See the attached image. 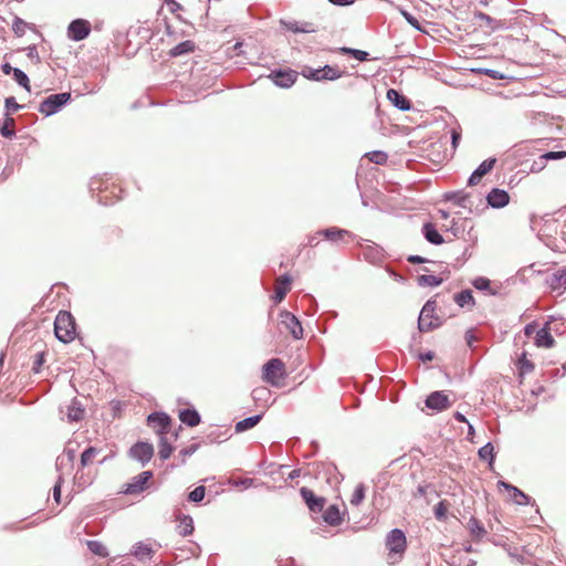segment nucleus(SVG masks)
Returning <instances> with one entry per match:
<instances>
[{"instance_id":"1","label":"nucleus","mask_w":566,"mask_h":566,"mask_svg":"<svg viewBox=\"0 0 566 566\" xmlns=\"http://www.w3.org/2000/svg\"><path fill=\"white\" fill-rule=\"evenodd\" d=\"M55 337L67 344L75 338L76 324L72 314L67 311H60L54 321Z\"/></svg>"},{"instance_id":"2","label":"nucleus","mask_w":566,"mask_h":566,"mask_svg":"<svg viewBox=\"0 0 566 566\" xmlns=\"http://www.w3.org/2000/svg\"><path fill=\"white\" fill-rule=\"evenodd\" d=\"M436 307L437 304L433 300H428L424 303L418 317L419 332L427 333L441 326L442 322L434 315Z\"/></svg>"},{"instance_id":"3","label":"nucleus","mask_w":566,"mask_h":566,"mask_svg":"<svg viewBox=\"0 0 566 566\" xmlns=\"http://www.w3.org/2000/svg\"><path fill=\"white\" fill-rule=\"evenodd\" d=\"M72 99V95L69 92L56 93L44 98L38 111L44 116H52L61 111Z\"/></svg>"},{"instance_id":"4","label":"nucleus","mask_w":566,"mask_h":566,"mask_svg":"<svg viewBox=\"0 0 566 566\" xmlns=\"http://www.w3.org/2000/svg\"><path fill=\"white\" fill-rule=\"evenodd\" d=\"M301 74L307 80L319 82V81H324V80H328V81L338 80L339 77H342L343 72L339 71L336 66L326 64L318 69L304 66Z\"/></svg>"},{"instance_id":"5","label":"nucleus","mask_w":566,"mask_h":566,"mask_svg":"<svg viewBox=\"0 0 566 566\" xmlns=\"http://www.w3.org/2000/svg\"><path fill=\"white\" fill-rule=\"evenodd\" d=\"M153 471H143L142 473L132 478L130 482L125 484L122 492L126 495L140 494L147 489V484L153 479Z\"/></svg>"},{"instance_id":"6","label":"nucleus","mask_w":566,"mask_h":566,"mask_svg":"<svg viewBox=\"0 0 566 566\" xmlns=\"http://www.w3.org/2000/svg\"><path fill=\"white\" fill-rule=\"evenodd\" d=\"M386 547L389 554L402 555L407 548V539L403 531L392 528L386 536Z\"/></svg>"},{"instance_id":"7","label":"nucleus","mask_w":566,"mask_h":566,"mask_svg":"<svg viewBox=\"0 0 566 566\" xmlns=\"http://www.w3.org/2000/svg\"><path fill=\"white\" fill-rule=\"evenodd\" d=\"M298 73L292 69H276L266 76L274 85L290 88L297 80Z\"/></svg>"},{"instance_id":"8","label":"nucleus","mask_w":566,"mask_h":566,"mask_svg":"<svg viewBox=\"0 0 566 566\" xmlns=\"http://www.w3.org/2000/svg\"><path fill=\"white\" fill-rule=\"evenodd\" d=\"M128 455L144 467L154 457V447L149 442L138 441L130 447Z\"/></svg>"},{"instance_id":"9","label":"nucleus","mask_w":566,"mask_h":566,"mask_svg":"<svg viewBox=\"0 0 566 566\" xmlns=\"http://www.w3.org/2000/svg\"><path fill=\"white\" fill-rule=\"evenodd\" d=\"M284 367V363L280 358H271L268 360L263 366L264 381L275 385L276 379L285 376Z\"/></svg>"},{"instance_id":"10","label":"nucleus","mask_w":566,"mask_h":566,"mask_svg":"<svg viewBox=\"0 0 566 566\" xmlns=\"http://www.w3.org/2000/svg\"><path fill=\"white\" fill-rule=\"evenodd\" d=\"M147 424L161 437L168 433L171 419L166 412L155 411L147 416Z\"/></svg>"},{"instance_id":"11","label":"nucleus","mask_w":566,"mask_h":566,"mask_svg":"<svg viewBox=\"0 0 566 566\" xmlns=\"http://www.w3.org/2000/svg\"><path fill=\"white\" fill-rule=\"evenodd\" d=\"M91 33V23L84 19H75L67 27V36L72 41L80 42Z\"/></svg>"},{"instance_id":"12","label":"nucleus","mask_w":566,"mask_h":566,"mask_svg":"<svg viewBox=\"0 0 566 566\" xmlns=\"http://www.w3.org/2000/svg\"><path fill=\"white\" fill-rule=\"evenodd\" d=\"M281 324L291 333L294 339H301L304 329L300 319L291 312L284 310L280 313Z\"/></svg>"},{"instance_id":"13","label":"nucleus","mask_w":566,"mask_h":566,"mask_svg":"<svg viewBox=\"0 0 566 566\" xmlns=\"http://www.w3.org/2000/svg\"><path fill=\"white\" fill-rule=\"evenodd\" d=\"M424 405L436 412H441L447 410L451 406V402L443 390H437L427 396Z\"/></svg>"},{"instance_id":"14","label":"nucleus","mask_w":566,"mask_h":566,"mask_svg":"<svg viewBox=\"0 0 566 566\" xmlns=\"http://www.w3.org/2000/svg\"><path fill=\"white\" fill-rule=\"evenodd\" d=\"M300 493L311 512H323L326 504V500L324 497L315 495V493L306 486L301 488Z\"/></svg>"},{"instance_id":"15","label":"nucleus","mask_w":566,"mask_h":566,"mask_svg":"<svg viewBox=\"0 0 566 566\" xmlns=\"http://www.w3.org/2000/svg\"><path fill=\"white\" fill-rule=\"evenodd\" d=\"M497 159L495 157H490L483 160L471 174L468 179V186L473 187L480 184L482 178L486 176L495 166Z\"/></svg>"},{"instance_id":"16","label":"nucleus","mask_w":566,"mask_h":566,"mask_svg":"<svg viewBox=\"0 0 566 566\" xmlns=\"http://www.w3.org/2000/svg\"><path fill=\"white\" fill-rule=\"evenodd\" d=\"M486 202L494 209H501L509 205L510 195L504 189L493 188L486 196Z\"/></svg>"},{"instance_id":"17","label":"nucleus","mask_w":566,"mask_h":566,"mask_svg":"<svg viewBox=\"0 0 566 566\" xmlns=\"http://www.w3.org/2000/svg\"><path fill=\"white\" fill-rule=\"evenodd\" d=\"M318 234H322V237H324L325 240L335 244H338L342 241H344L346 237H355L350 231L337 227H329L326 229L318 230Z\"/></svg>"},{"instance_id":"18","label":"nucleus","mask_w":566,"mask_h":566,"mask_svg":"<svg viewBox=\"0 0 566 566\" xmlns=\"http://www.w3.org/2000/svg\"><path fill=\"white\" fill-rule=\"evenodd\" d=\"M364 259L374 265H379L385 261V251L378 244L366 245L363 250Z\"/></svg>"},{"instance_id":"19","label":"nucleus","mask_w":566,"mask_h":566,"mask_svg":"<svg viewBox=\"0 0 566 566\" xmlns=\"http://www.w3.org/2000/svg\"><path fill=\"white\" fill-rule=\"evenodd\" d=\"M387 99L399 111L411 109V102L395 88H389L387 91Z\"/></svg>"},{"instance_id":"20","label":"nucleus","mask_w":566,"mask_h":566,"mask_svg":"<svg viewBox=\"0 0 566 566\" xmlns=\"http://www.w3.org/2000/svg\"><path fill=\"white\" fill-rule=\"evenodd\" d=\"M546 284L553 291L566 289V268L558 269L547 276Z\"/></svg>"},{"instance_id":"21","label":"nucleus","mask_w":566,"mask_h":566,"mask_svg":"<svg viewBox=\"0 0 566 566\" xmlns=\"http://www.w3.org/2000/svg\"><path fill=\"white\" fill-rule=\"evenodd\" d=\"M421 233L424 239L434 245H440L444 242L442 234L437 230L436 226L432 222H426L422 226Z\"/></svg>"},{"instance_id":"22","label":"nucleus","mask_w":566,"mask_h":566,"mask_svg":"<svg viewBox=\"0 0 566 566\" xmlns=\"http://www.w3.org/2000/svg\"><path fill=\"white\" fill-rule=\"evenodd\" d=\"M178 417L188 427H196L201 422V416L195 408L181 409Z\"/></svg>"},{"instance_id":"23","label":"nucleus","mask_w":566,"mask_h":566,"mask_svg":"<svg viewBox=\"0 0 566 566\" xmlns=\"http://www.w3.org/2000/svg\"><path fill=\"white\" fill-rule=\"evenodd\" d=\"M323 520L331 526H338L343 522L339 509L336 504H331L323 511Z\"/></svg>"},{"instance_id":"24","label":"nucleus","mask_w":566,"mask_h":566,"mask_svg":"<svg viewBox=\"0 0 566 566\" xmlns=\"http://www.w3.org/2000/svg\"><path fill=\"white\" fill-rule=\"evenodd\" d=\"M66 408V417L70 422H76L83 419L85 410L81 401H78L76 398H73Z\"/></svg>"},{"instance_id":"25","label":"nucleus","mask_w":566,"mask_h":566,"mask_svg":"<svg viewBox=\"0 0 566 566\" xmlns=\"http://www.w3.org/2000/svg\"><path fill=\"white\" fill-rule=\"evenodd\" d=\"M196 49V44L191 40H185L169 50V56L177 57L192 53Z\"/></svg>"},{"instance_id":"26","label":"nucleus","mask_w":566,"mask_h":566,"mask_svg":"<svg viewBox=\"0 0 566 566\" xmlns=\"http://www.w3.org/2000/svg\"><path fill=\"white\" fill-rule=\"evenodd\" d=\"M262 418H263V413H258V415H253L248 418H244L235 423L234 430L237 433H241L249 429H252L261 421Z\"/></svg>"},{"instance_id":"27","label":"nucleus","mask_w":566,"mask_h":566,"mask_svg":"<svg viewBox=\"0 0 566 566\" xmlns=\"http://www.w3.org/2000/svg\"><path fill=\"white\" fill-rule=\"evenodd\" d=\"M467 528L470 532V535L474 539H481L485 536L486 530L483 524L474 516H471L467 523Z\"/></svg>"},{"instance_id":"28","label":"nucleus","mask_w":566,"mask_h":566,"mask_svg":"<svg viewBox=\"0 0 566 566\" xmlns=\"http://www.w3.org/2000/svg\"><path fill=\"white\" fill-rule=\"evenodd\" d=\"M154 553V549L143 542H137L132 548V555L140 562L145 560L146 558L150 559Z\"/></svg>"},{"instance_id":"29","label":"nucleus","mask_w":566,"mask_h":566,"mask_svg":"<svg viewBox=\"0 0 566 566\" xmlns=\"http://www.w3.org/2000/svg\"><path fill=\"white\" fill-rule=\"evenodd\" d=\"M15 119L8 113H4L3 118L0 120V134L6 138H12L15 135L13 129Z\"/></svg>"},{"instance_id":"30","label":"nucleus","mask_w":566,"mask_h":566,"mask_svg":"<svg viewBox=\"0 0 566 566\" xmlns=\"http://www.w3.org/2000/svg\"><path fill=\"white\" fill-rule=\"evenodd\" d=\"M106 188H107L106 186H105V188H103V182L98 178H93L90 182V191L91 192L99 191V193L97 196V202L101 205H105V206L113 203V201H108V197L106 195H104Z\"/></svg>"},{"instance_id":"31","label":"nucleus","mask_w":566,"mask_h":566,"mask_svg":"<svg viewBox=\"0 0 566 566\" xmlns=\"http://www.w3.org/2000/svg\"><path fill=\"white\" fill-rule=\"evenodd\" d=\"M535 344L538 347H544V348L553 347L554 338H553L552 334L549 333L548 328L542 327L539 331H537L536 337H535Z\"/></svg>"},{"instance_id":"32","label":"nucleus","mask_w":566,"mask_h":566,"mask_svg":"<svg viewBox=\"0 0 566 566\" xmlns=\"http://www.w3.org/2000/svg\"><path fill=\"white\" fill-rule=\"evenodd\" d=\"M453 300L460 307L469 306L471 308L475 304L472 291L469 289L455 293Z\"/></svg>"},{"instance_id":"33","label":"nucleus","mask_w":566,"mask_h":566,"mask_svg":"<svg viewBox=\"0 0 566 566\" xmlns=\"http://www.w3.org/2000/svg\"><path fill=\"white\" fill-rule=\"evenodd\" d=\"M470 196L463 191H450L444 193L447 201H452L459 207L467 208Z\"/></svg>"},{"instance_id":"34","label":"nucleus","mask_w":566,"mask_h":566,"mask_svg":"<svg viewBox=\"0 0 566 566\" xmlns=\"http://www.w3.org/2000/svg\"><path fill=\"white\" fill-rule=\"evenodd\" d=\"M86 546L92 554L98 557L106 558L109 555L107 547L99 541L88 539Z\"/></svg>"},{"instance_id":"35","label":"nucleus","mask_w":566,"mask_h":566,"mask_svg":"<svg viewBox=\"0 0 566 566\" xmlns=\"http://www.w3.org/2000/svg\"><path fill=\"white\" fill-rule=\"evenodd\" d=\"M286 29L294 33H312L315 32V28L311 22L298 23L297 21H290L284 23Z\"/></svg>"},{"instance_id":"36","label":"nucleus","mask_w":566,"mask_h":566,"mask_svg":"<svg viewBox=\"0 0 566 566\" xmlns=\"http://www.w3.org/2000/svg\"><path fill=\"white\" fill-rule=\"evenodd\" d=\"M479 458L481 460L488 461L490 465L493 464L495 460L494 447L492 442H486L482 446L478 451Z\"/></svg>"},{"instance_id":"37","label":"nucleus","mask_w":566,"mask_h":566,"mask_svg":"<svg viewBox=\"0 0 566 566\" xmlns=\"http://www.w3.org/2000/svg\"><path fill=\"white\" fill-rule=\"evenodd\" d=\"M193 530L195 528L192 517L189 515H184L180 518V523L178 525V533L185 537L191 535L193 533Z\"/></svg>"},{"instance_id":"38","label":"nucleus","mask_w":566,"mask_h":566,"mask_svg":"<svg viewBox=\"0 0 566 566\" xmlns=\"http://www.w3.org/2000/svg\"><path fill=\"white\" fill-rule=\"evenodd\" d=\"M443 282V279L431 275V274H422L417 277V283L419 286H431L436 287L441 285Z\"/></svg>"},{"instance_id":"39","label":"nucleus","mask_w":566,"mask_h":566,"mask_svg":"<svg viewBox=\"0 0 566 566\" xmlns=\"http://www.w3.org/2000/svg\"><path fill=\"white\" fill-rule=\"evenodd\" d=\"M472 285L479 291H485L490 295H497V291L491 289V282L488 277L478 276L472 281Z\"/></svg>"},{"instance_id":"40","label":"nucleus","mask_w":566,"mask_h":566,"mask_svg":"<svg viewBox=\"0 0 566 566\" xmlns=\"http://www.w3.org/2000/svg\"><path fill=\"white\" fill-rule=\"evenodd\" d=\"M13 80L25 91L31 92L30 80L24 71L17 67L12 73Z\"/></svg>"},{"instance_id":"41","label":"nucleus","mask_w":566,"mask_h":566,"mask_svg":"<svg viewBox=\"0 0 566 566\" xmlns=\"http://www.w3.org/2000/svg\"><path fill=\"white\" fill-rule=\"evenodd\" d=\"M534 364L527 358L526 353H523L517 359V368L521 375L530 374L534 370Z\"/></svg>"},{"instance_id":"42","label":"nucleus","mask_w":566,"mask_h":566,"mask_svg":"<svg viewBox=\"0 0 566 566\" xmlns=\"http://www.w3.org/2000/svg\"><path fill=\"white\" fill-rule=\"evenodd\" d=\"M172 451H174V448L168 442L166 436H161L160 441H159V451H158L159 458L161 460H167L171 455Z\"/></svg>"},{"instance_id":"43","label":"nucleus","mask_w":566,"mask_h":566,"mask_svg":"<svg viewBox=\"0 0 566 566\" xmlns=\"http://www.w3.org/2000/svg\"><path fill=\"white\" fill-rule=\"evenodd\" d=\"M512 500L517 505H528L532 502L531 496L525 494L522 490H520L516 486L512 491Z\"/></svg>"},{"instance_id":"44","label":"nucleus","mask_w":566,"mask_h":566,"mask_svg":"<svg viewBox=\"0 0 566 566\" xmlns=\"http://www.w3.org/2000/svg\"><path fill=\"white\" fill-rule=\"evenodd\" d=\"M75 459V451L67 449L65 450V457H59L56 459V469L61 470L64 465L72 467Z\"/></svg>"},{"instance_id":"45","label":"nucleus","mask_w":566,"mask_h":566,"mask_svg":"<svg viewBox=\"0 0 566 566\" xmlns=\"http://www.w3.org/2000/svg\"><path fill=\"white\" fill-rule=\"evenodd\" d=\"M99 449L93 446L87 447L81 454V467H86L92 461V459L99 453Z\"/></svg>"},{"instance_id":"46","label":"nucleus","mask_w":566,"mask_h":566,"mask_svg":"<svg viewBox=\"0 0 566 566\" xmlns=\"http://www.w3.org/2000/svg\"><path fill=\"white\" fill-rule=\"evenodd\" d=\"M340 51L344 54H348V55L353 56L354 59L361 61V62L369 60V53L364 50L353 49V48H342Z\"/></svg>"},{"instance_id":"47","label":"nucleus","mask_w":566,"mask_h":566,"mask_svg":"<svg viewBox=\"0 0 566 566\" xmlns=\"http://www.w3.org/2000/svg\"><path fill=\"white\" fill-rule=\"evenodd\" d=\"M366 488L363 483H359L350 497V504L358 506L365 499Z\"/></svg>"},{"instance_id":"48","label":"nucleus","mask_w":566,"mask_h":566,"mask_svg":"<svg viewBox=\"0 0 566 566\" xmlns=\"http://www.w3.org/2000/svg\"><path fill=\"white\" fill-rule=\"evenodd\" d=\"M448 503L447 501H440L434 505L433 514L438 521H444L447 518Z\"/></svg>"},{"instance_id":"49","label":"nucleus","mask_w":566,"mask_h":566,"mask_svg":"<svg viewBox=\"0 0 566 566\" xmlns=\"http://www.w3.org/2000/svg\"><path fill=\"white\" fill-rule=\"evenodd\" d=\"M368 159L377 165H384L388 160V155L381 150H374L367 154Z\"/></svg>"},{"instance_id":"50","label":"nucleus","mask_w":566,"mask_h":566,"mask_svg":"<svg viewBox=\"0 0 566 566\" xmlns=\"http://www.w3.org/2000/svg\"><path fill=\"white\" fill-rule=\"evenodd\" d=\"M206 495V488L203 485L196 486L189 494L188 500L190 502H201Z\"/></svg>"},{"instance_id":"51","label":"nucleus","mask_w":566,"mask_h":566,"mask_svg":"<svg viewBox=\"0 0 566 566\" xmlns=\"http://www.w3.org/2000/svg\"><path fill=\"white\" fill-rule=\"evenodd\" d=\"M6 113L10 114L22 109L24 106L17 103L13 96H9L4 101Z\"/></svg>"},{"instance_id":"52","label":"nucleus","mask_w":566,"mask_h":566,"mask_svg":"<svg viewBox=\"0 0 566 566\" xmlns=\"http://www.w3.org/2000/svg\"><path fill=\"white\" fill-rule=\"evenodd\" d=\"M476 72L479 74H484V75L489 76L492 80H503V78H506V76L503 73H501L497 70H493V69L481 67V69H478Z\"/></svg>"},{"instance_id":"53","label":"nucleus","mask_w":566,"mask_h":566,"mask_svg":"<svg viewBox=\"0 0 566 566\" xmlns=\"http://www.w3.org/2000/svg\"><path fill=\"white\" fill-rule=\"evenodd\" d=\"M27 22L19 17H15L12 23V30L18 36H22L27 29Z\"/></svg>"},{"instance_id":"54","label":"nucleus","mask_w":566,"mask_h":566,"mask_svg":"<svg viewBox=\"0 0 566 566\" xmlns=\"http://www.w3.org/2000/svg\"><path fill=\"white\" fill-rule=\"evenodd\" d=\"M401 14L405 18V20L416 30L424 32V30L421 28L419 21L408 11L401 10Z\"/></svg>"},{"instance_id":"55","label":"nucleus","mask_w":566,"mask_h":566,"mask_svg":"<svg viewBox=\"0 0 566 566\" xmlns=\"http://www.w3.org/2000/svg\"><path fill=\"white\" fill-rule=\"evenodd\" d=\"M287 292H289L287 286L276 285L274 295H273L274 303H276V304L281 303L284 300V297L286 296Z\"/></svg>"},{"instance_id":"56","label":"nucleus","mask_w":566,"mask_h":566,"mask_svg":"<svg viewBox=\"0 0 566 566\" xmlns=\"http://www.w3.org/2000/svg\"><path fill=\"white\" fill-rule=\"evenodd\" d=\"M566 157V151H547L541 156V160H558Z\"/></svg>"},{"instance_id":"57","label":"nucleus","mask_w":566,"mask_h":566,"mask_svg":"<svg viewBox=\"0 0 566 566\" xmlns=\"http://www.w3.org/2000/svg\"><path fill=\"white\" fill-rule=\"evenodd\" d=\"M44 356H45V353L44 352H39L35 357H34V360H33V366H32V371L34 374H38L40 373L41 370V367L42 365L44 364Z\"/></svg>"},{"instance_id":"58","label":"nucleus","mask_w":566,"mask_h":566,"mask_svg":"<svg viewBox=\"0 0 566 566\" xmlns=\"http://www.w3.org/2000/svg\"><path fill=\"white\" fill-rule=\"evenodd\" d=\"M63 478L60 474L56 483L53 486V499L56 503L61 501V488H62Z\"/></svg>"},{"instance_id":"59","label":"nucleus","mask_w":566,"mask_h":566,"mask_svg":"<svg viewBox=\"0 0 566 566\" xmlns=\"http://www.w3.org/2000/svg\"><path fill=\"white\" fill-rule=\"evenodd\" d=\"M27 56L34 61L36 64L40 63V56L35 45H29L27 49Z\"/></svg>"},{"instance_id":"60","label":"nucleus","mask_w":566,"mask_h":566,"mask_svg":"<svg viewBox=\"0 0 566 566\" xmlns=\"http://www.w3.org/2000/svg\"><path fill=\"white\" fill-rule=\"evenodd\" d=\"M199 449V443H192L180 450L179 454L182 458L192 455Z\"/></svg>"},{"instance_id":"61","label":"nucleus","mask_w":566,"mask_h":566,"mask_svg":"<svg viewBox=\"0 0 566 566\" xmlns=\"http://www.w3.org/2000/svg\"><path fill=\"white\" fill-rule=\"evenodd\" d=\"M474 18L476 20H480V21H483L485 22L486 25H492V23L494 22V19L492 17H490L489 14L482 12V11H476L474 13Z\"/></svg>"},{"instance_id":"62","label":"nucleus","mask_w":566,"mask_h":566,"mask_svg":"<svg viewBox=\"0 0 566 566\" xmlns=\"http://www.w3.org/2000/svg\"><path fill=\"white\" fill-rule=\"evenodd\" d=\"M407 261L411 264H422V263H427L428 260L421 255H417V254H411L407 258Z\"/></svg>"},{"instance_id":"63","label":"nucleus","mask_w":566,"mask_h":566,"mask_svg":"<svg viewBox=\"0 0 566 566\" xmlns=\"http://www.w3.org/2000/svg\"><path fill=\"white\" fill-rule=\"evenodd\" d=\"M464 338H465L468 346L473 347V343L476 340V336L474 335L473 329H468L465 332Z\"/></svg>"},{"instance_id":"64","label":"nucleus","mask_w":566,"mask_h":566,"mask_svg":"<svg viewBox=\"0 0 566 566\" xmlns=\"http://www.w3.org/2000/svg\"><path fill=\"white\" fill-rule=\"evenodd\" d=\"M418 358L422 361V363H427V361H431L433 358H434V353L431 352V350H428V352H424V353H420L418 355Z\"/></svg>"}]
</instances>
